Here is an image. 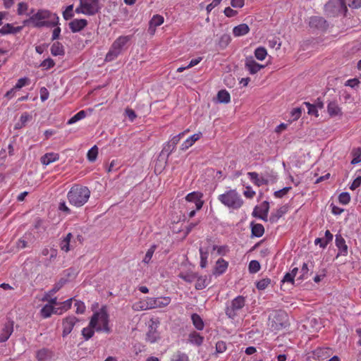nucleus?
Returning a JSON list of instances; mask_svg holds the SVG:
<instances>
[{
    "instance_id": "9b49d317",
    "label": "nucleus",
    "mask_w": 361,
    "mask_h": 361,
    "mask_svg": "<svg viewBox=\"0 0 361 361\" xmlns=\"http://www.w3.org/2000/svg\"><path fill=\"white\" fill-rule=\"evenodd\" d=\"M159 324L160 322L158 319L152 318L149 321L146 339L151 343H154L160 339V334L157 330Z\"/></svg>"
},
{
    "instance_id": "6e6d98bb",
    "label": "nucleus",
    "mask_w": 361,
    "mask_h": 361,
    "mask_svg": "<svg viewBox=\"0 0 361 361\" xmlns=\"http://www.w3.org/2000/svg\"><path fill=\"white\" fill-rule=\"evenodd\" d=\"M338 201L342 204H347L350 201V196L348 192H342L338 196Z\"/></svg>"
},
{
    "instance_id": "bb28decb",
    "label": "nucleus",
    "mask_w": 361,
    "mask_h": 361,
    "mask_svg": "<svg viewBox=\"0 0 361 361\" xmlns=\"http://www.w3.org/2000/svg\"><path fill=\"white\" fill-rule=\"evenodd\" d=\"M314 267L313 263L312 262H309L307 263H303L300 271V276H298V280H304L307 279L310 274L309 273L310 270H312Z\"/></svg>"
},
{
    "instance_id": "8fccbe9b",
    "label": "nucleus",
    "mask_w": 361,
    "mask_h": 361,
    "mask_svg": "<svg viewBox=\"0 0 361 361\" xmlns=\"http://www.w3.org/2000/svg\"><path fill=\"white\" fill-rule=\"evenodd\" d=\"M271 283V279L269 278H264L258 281L256 283V287L258 290H264Z\"/></svg>"
},
{
    "instance_id": "69168bd1",
    "label": "nucleus",
    "mask_w": 361,
    "mask_h": 361,
    "mask_svg": "<svg viewBox=\"0 0 361 361\" xmlns=\"http://www.w3.org/2000/svg\"><path fill=\"white\" fill-rule=\"evenodd\" d=\"M213 250H216L217 253L221 255H225L228 252V247L226 245H222V246L214 245Z\"/></svg>"
},
{
    "instance_id": "e433bc0d",
    "label": "nucleus",
    "mask_w": 361,
    "mask_h": 361,
    "mask_svg": "<svg viewBox=\"0 0 361 361\" xmlns=\"http://www.w3.org/2000/svg\"><path fill=\"white\" fill-rule=\"evenodd\" d=\"M189 132V129L184 130L183 132L179 133L177 135H175L169 142L172 144V148L169 149V154H171L176 149L177 144L179 142L180 139L184 136V135Z\"/></svg>"
},
{
    "instance_id": "423d86ee",
    "label": "nucleus",
    "mask_w": 361,
    "mask_h": 361,
    "mask_svg": "<svg viewBox=\"0 0 361 361\" xmlns=\"http://www.w3.org/2000/svg\"><path fill=\"white\" fill-rule=\"evenodd\" d=\"M203 194L198 191L188 193L184 200V212L188 213L189 218H192L202 209L204 204Z\"/></svg>"
},
{
    "instance_id": "393cba45",
    "label": "nucleus",
    "mask_w": 361,
    "mask_h": 361,
    "mask_svg": "<svg viewBox=\"0 0 361 361\" xmlns=\"http://www.w3.org/2000/svg\"><path fill=\"white\" fill-rule=\"evenodd\" d=\"M59 154L54 152H49L44 154L40 158V161L43 165L47 166L53 162H55L59 159Z\"/></svg>"
},
{
    "instance_id": "4be33fe9",
    "label": "nucleus",
    "mask_w": 361,
    "mask_h": 361,
    "mask_svg": "<svg viewBox=\"0 0 361 361\" xmlns=\"http://www.w3.org/2000/svg\"><path fill=\"white\" fill-rule=\"evenodd\" d=\"M327 112L331 117L342 116L341 108L335 102H331L327 105Z\"/></svg>"
},
{
    "instance_id": "58836bf2",
    "label": "nucleus",
    "mask_w": 361,
    "mask_h": 361,
    "mask_svg": "<svg viewBox=\"0 0 361 361\" xmlns=\"http://www.w3.org/2000/svg\"><path fill=\"white\" fill-rule=\"evenodd\" d=\"M255 56L259 61H263L267 56V51L264 47H259L255 50Z\"/></svg>"
},
{
    "instance_id": "3c124183",
    "label": "nucleus",
    "mask_w": 361,
    "mask_h": 361,
    "mask_svg": "<svg viewBox=\"0 0 361 361\" xmlns=\"http://www.w3.org/2000/svg\"><path fill=\"white\" fill-rule=\"evenodd\" d=\"M261 266L258 261L257 260H252L249 263V271L251 274H255L258 272L260 270Z\"/></svg>"
},
{
    "instance_id": "72a5a7b5",
    "label": "nucleus",
    "mask_w": 361,
    "mask_h": 361,
    "mask_svg": "<svg viewBox=\"0 0 361 361\" xmlns=\"http://www.w3.org/2000/svg\"><path fill=\"white\" fill-rule=\"evenodd\" d=\"M191 319L195 327L201 331L204 329V324L200 316L196 313H194L191 316Z\"/></svg>"
},
{
    "instance_id": "2f4dec72",
    "label": "nucleus",
    "mask_w": 361,
    "mask_h": 361,
    "mask_svg": "<svg viewBox=\"0 0 361 361\" xmlns=\"http://www.w3.org/2000/svg\"><path fill=\"white\" fill-rule=\"evenodd\" d=\"M188 340L190 343L199 346L203 343L204 337L199 333L192 331L189 334Z\"/></svg>"
},
{
    "instance_id": "de8ad7c7",
    "label": "nucleus",
    "mask_w": 361,
    "mask_h": 361,
    "mask_svg": "<svg viewBox=\"0 0 361 361\" xmlns=\"http://www.w3.org/2000/svg\"><path fill=\"white\" fill-rule=\"evenodd\" d=\"M94 330L95 327H92L89 325L87 327L83 328L82 335L85 340H88L94 336Z\"/></svg>"
},
{
    "instance_id": "5fc2aeb1",
    "label": "nucleus",
    "mask_w": 361,
    "mask_h": 361,
    "mask_svg": "<svg viewBox=\"0 0 361 361\" xmlns=\"http://www.w3.org/2000/svg\"><path fill=\"white\" fill-rule=\"evenodd\" d=\"M231 37L227 34H224L221 36L219 45L220 47L224 49L228 45V44L231 42Z\"/></svg>"
},
{
    "instance_id": "6ab92c4d",
    "label": "nucleus",
    "mask_w": 361,
    "mask_h": 361,
    "mask_svg": "<svg viewBox=\"0 0 361 361\" xmlns=\"http://www.w3.org/2000/svg\"><path fill=\"white\" fill-rule=\"evenodd\" d=\"M13 331V324L12 322L5 324L0 331V343L6 341Z\"/></svg>"
},
{
    "instance_id": "c85d7f7f",
    "label": "nucleus",
    "mask_w": 361,
    "mask_h": 361,
    "mask_svg": "<svg viewBox=\"0 0 361 361\" xmlns=\"http://www.w3.org/2000/svg\"><path fill=\"white\" fill-rule=\"evenodd\" d=\"M250 32L249 26L245 23L235 26L233 29V34L235 37H240L247 35Z\"/></svg>"
},
{
    "instance_id": "2eb2a0df",
    "label": "nucleus",
    "mask_w": 361,
    "mask_h": 361,
    "mask_svg": "<svg viewBox=\"0 0 361 361\" xmlns=\"http://www.w3.org/2000/svg\"><path fill=\"white\" fill-rule=\"evenodd\" d=\"M325 8H326V11L334 8V13L341 12V11L345 12L347 11V7H346L344 0H330L325 5Z\"/></svg>"
},
{
    "instance_id": "f8f14e48",
    "label": "nucleus",
    "mask_w": 361,
    "mask_h": 361,
    "mask_svg": "<svg viewBox=\"0 0 361 361\" xmlns=\"http://www.w3.org/2000/svg\"><path fill=\"white\" fill-rule=\"evenodd\" d=\"M78 319L73 316L70 315L64 318L62 321L63 332L62 336L66 337L72 331L74 326L78 322Z\"/></svg>"
},
{
    "instance_id": "e2e57ef3",
    "label": "nucleus",
    "mask_w": 361,
    "mask_h": 361,
    "mask_svg": "<svg viewBox=\"0 0 361 361\" xmlns=\"http://www.w3.org/2000/svg\"><path fill=\"white\" fill-rule=\"evenodd\" d=\"M302 109L300 107L294 108L290 111L291 117L293 121H297L302 115Z\"/></svg>"
},
{
    "instance_id": "c9c22d12",
    "label": "nucleus",
    "mask_w": 361,
    "mask_h": 361,
    "mask_svg": "<svg viewBox=\"0 0 361 361\" xmlns=\"http://www.w3.org/2000/svg\"><path fill=\"white\" fill-rule=\"evenodd\" d=\"M264 233V228L261 224H252V235L259 238Z\"/></svg>"
},
{
    "instance_id": "f704fd0d",
    "label": "nucleus",
    "mask_w": 361,
    "mask_h": 361,
    "mask_svg": "<svg viewBox=\"0 0 361 361\" xmlns=\"http://www.w3.org/2000/svg\"><path fill=\"white\" fill-rule=\"evenodd\" d=\"M217 99L220 103L228 104L231 101V95L226 90H221L217 93Z\"/></svg>"
},
{
    "instance_id": "603ef678",
    "label": "nucleus",
    "mask_w": 361,
    "mask_h": 361,
    "mask_svg": "<svg viewBox=\"0 0 361 361\" xmlns=\"http://www.w3.org/2000/svg\"><path fill=\"white\" fill-rule=\"evenodd\" d=\"M303 104L307 108V113L310 115H314L316 117L319 116L317 106L314 104H310V102H305Z\"/></svg>"
},
{
    "instance_id": "0e129e2a",
    "label": "nucleus",
    "mask_w": 361,
    "mask_h": 361,
    "mask_svg": "<svg viewBox=\"0 0 361 361\" xmlns=\"http://www.w3.org/2000/svg\"><path fill=\"white\" fill-rule=\"evenodd\" d=\"M75 307H76L77 314H83L85 311V305L83 302L80 300H75Z\"/></svg>"
},
{
    "instance_id": "680f3d73",
    "label": "nucleus",
    "mask_w": 361,
    "mask_h": 361,
    "mask_svg": "<svg viewBox=\"0 0 361 361\" xmlns=\"http://www.w3.org/2000/svg\"><path fill=\"white\" fill-rule=\"evenodd\" d=\"M29 82H30L29 78H20L18 80V82H16V84L14 86V87L16 90H20L22 87H25V85H27L29 84Z\"/></svg>"
},
{
    "instance_id": "6e6552de",
    "label": "nucleus",
    "mask_w": 361,
    "mask_h": 361,
    "mask_svg": "<svg viewBox=\"0 0 361 361\" xmlns=\"http://www.w3.org/2000/svg\"><path fill=\"white\" fill-rule=\"evenodd\" d=\"M246 304V298L238 295L226 303L225 308L226 315L231 319H235L243 311Z\"/></svg>"
},
{
    "instance_id": "864d4df0",
    "label": "nucleus",
    "mask_w": 361,
    "mask_h": 361,
    "mask_svg": "<svg viewBox=\"0 0 361 361\" xmlns=\"http://www.w3.org/2000/svg\"><path fill=\"white\" fill-rule=\"evenodd\" d=\"M30 118V116L27 112L23 113L20 116L19 122L16 124V128H20L23 126H25L26 123L28 121Z\"/></svg>"
},
{
    "instance_id": "4468645a",
    "label": "nucleus",
    "mask_w": 361,
    "mask_h": 361,
    "mask_svg": "<svg viewBox=\"0 0 361 361\" xmlns=\"http://www.w3.org/2000/svg\"><path fill=\"white\" fill-rule=\"evenodd\" d=\"M264 68V66L257 63L252 56L246 57L245 59V68L251 75L257 73Z\"/></svg>"
},
{
    "instance_id": "79ce46f5",
    "label": "nucleus",
    "mask_w": 361,
    "mask_h": 361,
    "mask_svg": "<svg viewBox=\"0 0 361 361\" xmlns=\"http://www.w3.org/2000/svg\"><path fill=\"white\" fill-rule=\"evenodd\" d=\"M86 116V112L84 110L80 111L76 114H75L73 116H72L67 122L68 125H71L77 121L85 118Z\"/></svg>"
},
{
    "instance_id": "a19ab883",
    "label": "nucleus",
    "mask_w": 361,
    "mask_h": 361,
    "mask_svg": "<svg viewBox=\"0 0 361 361\" xmlns=\"http://www.w3.org/2000/svg\"><path fill=\"white\" fill-rule=\"evenodd\" d=\"M351 154L353 157L351 161L352 164H357L361 161V148L353 149Z\"/></svg>"
},
{
    "instance_id": "c03bdc74",
    "label": "nucleus",
    "mask_w": 361,
    "mask_h": 361,
    "mask_svg": "<svg viewBox=\"0 0 361 361\" xmlns=\"http://www.w3.org/2000/svg\"><path fill=\"white\" fill-rule=\"evenodd\" d=\"M287 212V207H281L277 211L276 213L272 214L270 216V221L271 222L276 221L279 218H281L286 212Z\"/></svg>"
},
{
    "instance_id": "0eeeda50",
    "label": "nucleus",
    "mask_w": 361,
    "mask_h": 361,
    "mask_svg": "<svg viewBox=\"0 0 361 361\" xmlns=\"http://www.w3.org/2000/svg\"><path fill=\"white\" fill-rule=\"evenodd\" d=\"M131 35L119 36L111 44L106 54L105 61L110 62L118 58L123 50L127 49V44L131 40Z\"/></svg>"
},
{
    "instance_id": "b1692460",
    "label": "nucleus",
    "mask_w": 361,
    "mask_h": 361,
    "mask_svg": "<svg viewBox=\"0 0 361 361\" xmlns=\"http://www.w3.org/2000/svg\"><path fill=\"white\" fill-rule=\"evenodd\" d=\"M202 135V133L199 132L189 137L182 143L180 147L181 149L186 150L190 147H192L196 141L199 140L201 138Z\"/></svg>"
},
{
    "instance_id": "dca6fc26",
    "label": "nucleus",
    "mask_w": 361,
    "mask_h": 361,
    "mask_svg": "<svg viewBox=\"0 0 361 361\" xmlns=\"http://www.w3.org/2000/svg\"><path fill=\"white\" fill-rule=\"evenodd\" d=\"M335 244L338 250L336 257L340 255L347 256L348 255V245L345 243V239L341 234L336 235Z\"/></svg>"
},
{
    "instance_id": "a211bd4d",
    "label": "nucleus",
    "mask_w": 361,
    "mask_h": 361,
    "mask_svg": "<svg viewBox=\"0 0 361 361\" xmlns=\"http://www.w3.org/2000/svg\"><path fill=\"white\" fill-rule=\"evenodd\" d=\"M69 28L73 32H78L87 25L86 19H74L68 24Z\"/></svg>"
},
{
    "instance_id": "39448f33",
    "label": "nucleus",
    "mask_w": 361,
    "mask_h": 361,
    "mask_svg": "<svg viewBox=\"0 0 361 361\" xmlns=\"http://www.w3.org/2000/svg\"><path fill=\"white\" fill-rule=\"evenodd\" d=\"M217 200L226 207L232 210H238L244 204V200L236 189L225 191L218 195Z\"/></svg>"
},
{
    "instance_id": "4c0bfd02",
    "label": "nucleus",
    "mask_w": 361,
    "mask_h": 361,
    "mask_svg": "<svg viewBox=\"0 0 361 361\" xmlns=\"http://www.w3.org/2000/svg\"><path fill=\"white\" fill-rule=\"evenodd\" d=\"M73 235L71 233H68L66 236L61 240L60 247L66 252L70 250V243Z\"/></svg>"
},
{
    "instance_id": "5701e85b",
    "label": "nucleus",
    "mask_w": 361,
    "mask_h": 361,
    "mask_svg": "<svg viewBox=\"0 0 361 361\" xmlns=\"http://www.w3.org/2000/svg\"><path fill=\"white\" fill-rule=\"evenodd\" d=\"M228 267V262L223 258L219 259L214 269L213 274L214 275H221L226 272Z\"/></svg>"
},
{
    "instance_id": "052dcab7",
    "label": "nucleus",
    "mask_w": 361,
    "mask_h": 361,
    "mask_svg": "<svg viewBox=\"0 0 361 361\" xmlns=\"http://www.w3.org/2000/svg\"><path fill=\"white\" fill-rule=\"evenodd\" d=\"M55 66V62L51 58H48L44 59L42 63L40 66L47 70Z\"/></svg>"
},
{
    "instance_id": "412c9836",
    "label": "nucleus",
    "mask_w": 361,
    "mask_h": 361,
    "mask_svg": "<svg viewBox=\"0 0 361 361\" xmlns=\"http://www.w3.org/2000/svg\"><path fill=\"white\" fill-rule=\"evenodd\" d=\"M41 315L43 318H48L52 314H61L62 311H59V308L53 307L51 305H45L40 311Z\"/></svg>"
},
{
    "instance_id": "aec40b11",
    "label": "nucleus",
    "mask_w": 361,
    "mask_h": 361,
    "mask_svg": "<svg viewBox=\"0 0 361 361\" xmlns=\"http://www.w3.org/2000/svg\"><path fill=\"white\" fill-rule=\"evenodd\" d=\"M23 30V26L14 27L11 23H6L0 28V35H6L9 34H17Z\"/></svg>"
},
{
    "instance_id": "37998d69",
    "label": "nucleus",
    "mask_w": 361,
    "mask_h": 361,
    "mask_svg": "<svg viewBox=\"0 0 361 361\" xmlns=\"http://www.w3.org/2000/svg\"><path fill=\"white\" fill-rule=\"evenodd\" d=\"M178 276L186 282L191 283L197 277V274L193 272L180 273Z\"/></svg>"
},
{
    "instance_id": "f3484780",
    "label": "nucleus",
    "mask_w": 361,
    "mask_h": 361,
    "mask_svg": "<svg viewBox=\"0 0 361 361\" xmlns=\"http://www.w3.org/2000/svg\"><path fill=\"white\" fill-rule=\"evenodd\" d=\"M164 18L161 15H154L149 23L148 32L151 35H154L156 31V27L164 23Z\"/></svg>"
},
{
    "instance_id": "a878e982",
    "label": "nucleus",
    "mask_w": 361,
    "mask_h": 361,
    "mask_svg": "<svg viewBox=\"0 0 361 361\" xmlns=\"http://www.w3.org/2000/svg\"><path fill=\"white\" fill-rule=\"evenodd\" d=\"M310 25L317 29H325L326 27V21L322 17L313 16L310 18Z\"/></svg>"
},
{
    "instance_id": "f03ea898",
    "label": "nucleus",
    "mask_w": 361,
    "mask_h": 361,
    "mask_svg": "<svg viewBox=\"0 0 361 361\" xmlns=\"http://www.w3.org/2000/svg\"><path fill=\"white\" fill-rule=\"evenodd\" d=\"M90 190L86 186L74 185L67 193L69 203L76 207L86 204L90 197Z\"/></svg>"
},
{
    "instance_id": "49530a36",
    "label": "nucleus",
    "mask_w": 361,
    "mask_h": 361,
    "mask_svg": "<svg viewBox=\"0 0 361 361\" xmlns=\"http://www.w3.org/2000/svg\"><path fill=\"white\" fill-rule=\"evenodd\" d=\"M98 155V147L94 145L90 149L88 150L87 154V159L93 162L97 159Z\"/></svg>"
},
{
    "instance_id": "7ed1b4c3",
    "label": "nucleus",
    "mask_w": 361,
    "mask_h": 361,
    "mask_svg": "<svg viewBox=\"0 0 361 361\" xmlns=\"http://www.w3.org/2000/svg\"><path fill=\"white\" fill-rule=\"evenodd\" d=\"M171 301L169 296L149 298L147 297L133 304L132 308L135 311H143L156 308H163L168 306Z\"/></svg>"
},
{
    "instance_id": "4d7b16f0",
    "label": "nucleus",
    "mask_w": 361,
    "mask_h": 361,
    "mask_svg": "<svg viewBox=\"0 0 361 361\" xmlns=\"http://www.w3.org/2000/svg\"><path fill=\"white\" fill-rule=\"evenodd\" d=\"M72 300H73V299L70 298L63 302H61L60 307H58V308H59V311H62V313H63V312H66L68 310H69L72 305Z\"/></svg>"
},
{
    "instance_id": "7c9ffc66",
    "label": "nucleus",
    "mask_w": 361,
    "mask_h": 361,
    "mask_svg": "<svg viewBox=\"0 0 361 361\" xmlns=\"http://www.w3.org/2000/svg\"><path fill=\"white\" fill-rule=\"evenodd\" d=\"M196 279H197V281L195 283V288L197 290L204 289L209 285V283L210 282V280L208 279V277L207 276H203L197 275V277L196 278Z\"/></svg>"
},
{
    "instance_id": "1a4fd4ad",
    "label": "nucleus",
    "mask_w": 361,
    "mask_h": 361,
    "mask_svg": "<svg viewBox=\"0 0 361 361\" xmlns=\"http://www.w3.org/2000/svg\"><path fill=\"white\" fill-rule=\"evenodd\" d=\"M99 0H79V5L75 12L85 16H94L100 11Z\"/></svg>"
},
{
    "instance_id": "774afa93",
    "label": "nucleus",
    "mask_w": 361,
    "mask_h": 361,
    "mask_svg": "<svg viewBox=\"0 0 361 361\" xmlns=\"http://www.w3.org/2000/svg\"><path fill=\"white\" fill-rule=\"evenodd\" d=\"M290 189V187H285L281 190L276 191L274 192V196L277 198H281L285 196Z\"/></svg>"
},
{
    "instance_id": "13d9d810",
    "label": "nucleus",
    "mask_w": 361,
    "mask_h": 361,
    "mask_svg": "<svg viewBox=\"0 0 361 361\" xmlns=\"http://www.w3.org/2000/svg\"><path fill=\"white\" fill-rule=\"evenodd\" d=\"M227 349L226 342L219 341L216 343V353H223Z\"/></svg>"
},
{
    "instance_id": "cd10ccee",
    "label": "nucleus",
    "mask_w": 361,
    "mask_h": 361,
    "mask_svg": "<svg viewBox=\"0 0 361 361\" xmlns=\"http://www.w3.org/2000/svg\"><path fill=\"white\" fill-rule=\"evenodd\" d=\"M247 176L251 181L257 186L268 184V180L264 178L259 177L257 172H248Z\"/></svg>"
},
{
    "instance_id": "ea45409f",
    "label": "nucleus",
    "mask_w": 361,
    "mask_h": 361,
    "mask_svg": "<svg viewBox=\"0 0 361 361\" xmlns=\"http://www.w3.org/2000/svg\"><path fill=\"white\" fill-rule=\"evenodd\" d=\"M171 361H190L188 356L180 351H177L173 354Z\"/></svg>"
},
{
    "instance_id": "9d476101",
    "label": "nucleus",
    "mask_w": 361,
    "mask_h": 361,
    "mask_svg": "<svg viewBox=\"0 0 361 361\" xmlns=\"http://www.w3.org/2000/svg\"><path fill=\"white\" fill-rule=\"evenodd\" d=\"M287 315L283 312H275L269 317L268 325L274 331H279L286 326Z\"/></svg>"
},
{
    "instance_id": "473e14b6",
    "label": "nucleus",
    "mask_w": 361,
    "mask_h": 361,
    "mask_svg": "<svg viewBox=\"0 0 361 361\" xmlns=\"http://www.w3.org/2000/svg\"><path fill=\"white\" fill-rule=\"evenodd\" d=\"M51 53L53 56H63L65 54L63 45L59 42H54L51 47Z\"/></svg>"
},
{
    "instance_id": "a18cd8bd",
    "label": "nucleus",
    "mask_w": 361,
    "mask_h": 361,
    "mask_svg": "<svg viewBox=\"0 0 361 361\" xmlns=\"http://www.w3.org/2000/svg\"><path fill=\"white\" fill-rule=\"evenodd\" d=\"M156 249L157 246L155 245H153L147 250L145 256L142 259L143 263L147 264L150 262Z\"/></svg>"
},
{
    "instance_id": "f257e3e1",
    "label": "nucleus",
    "mask_w": 361,
    "mask_h": 361,
    "mask_svg": "<svg viewBox=\"0 0 361 361\" xmlns=\"http://www.w3.org/2000/svg\"><path fill=\"white\" fill-rule=\"evenodd\" d=\"M24 25L32 24L35 27H54L59 23V17L48 10L40 9L23 21Z\"/></svg>"
},
{
    "instance_id": "20e7f679",
    "label": "nucleus",
    "mask_w": 361,
    "mask_h": 361,
    "mask_svg": "<svg viewBox=\"0 0 361 361\" xmlns=\"http://www.w3.org/2000/svg\"><path fill=\"white\" fill-rule=\"evenodd\" d=\"M90 326L95 327L97 332L103 331L109 334L111 330L109 326V315L106 306H102L99 311L94 312L90 321Z\"/></svg>"
},
{
    "instance_id": "bf43d9fd",
    "label": "nucleus",
    "mask_w": 361,
    "mask_h": 361,
    "mask_svg": "<svg viewBox=\"0 0 361 361\" xmlns=\"http://www.w3.org/2000/svg\"><path fill=\"white\" fill-rule=\"evenodd\" d=\"M73 5H69L63 12V17L65 20L71 19L73 16Z\"/></svg>"
},
{
    "instance_id": "09e8293b",
    "label": "nucleus",
    "mask_w": 361,
    "mask_h": 361,
    "mask_svg": "<svg viewBox=\"0 0 361 361\" xmlns=\"http://www.w3.org/2000/svg\"><path fill=\"white\" fill-rule=\"evenodd\" d=\"M200 267L204 269L207 266V259L209 256V253L207 251H204L202 248H200Z\"/></svg>"
},
{
    "instance_id": "338daca9",
    "label": "nucleus",
    "mask_w": 361,
    "mask_h": 361,
    "mask_svg": "<svg viewBox=\"0 0 361 361\" xmlns=\"http://www.w3.org/2000/svg\"><path fill=\"white\" fill-rule=\"evenodd\" d=\"M28 8V5L25 2H20L18 4L17 13L19 16L23 15Z\"/></svg>"
},
{
    "instance_id": "c756f323",
    "label": "nucleus",
    "mask_w": 361,
    "mask_h": 361,
    "mask_svg": "<svg viewBox=\"0 0 361 361\" xmlns=\"http://www.w3.org/2000/svg\"><path fill=\"white\" fill-rule=\"evenodd\" d=\"M53 355L52 352L47 348L39 350L36 354V358L38 361H49Z\"/></svg>"
},
{
    "instance_id": "ddd939ff",
    "label": "nucleus",
    "mask_w": 361,
    "mask_h": 361,
    "mask_svg": "<svg viewBox=\"0 0 361 361\" xmlns=\"http://www.w3.org/2000/svg\"><path fill=\"white\" fill-rule=\"evenodd\" d=\"M269 210V203L267 201H264L259 207H256L254 209L252 215L257 216L265 221H267L268 213Z\"/></svg>"
}]
</instances>
